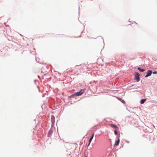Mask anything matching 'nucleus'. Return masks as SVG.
I'll return each instance as SVG.
<instances>
[{"label": "nucleus", "instance_id": "nucleus-1", "mask_svg": "<svg viewBox=\"0 0 157 157\" xmlns=\"http://www.w3.org/2000/svg\"><path fill=\"white\" fill-rule=\"evenodd\" d=\"M75 67V69L77 70V71L79 70L81 71L82 70L85 69V66L84 65H80V66L76 65Z\"/></svg>", "mask_w": 157, "mask_h": 157}, {"label": "nucleus", "instance_id": "nucleus-2", "mask_svg": "<svg viewBox=\"0 0 157 157\" xmlns=\"http://www.w3.org/2000/svg\"><path fill=\"white\" fill-rule=\"evenodd\" d=\"M84 92V90H82L80 91L77 92L76 93L73 94V95L75 96H78L79 95H81Z\"/></svg>", "mask_w": 157, "mask_h": 157}, {"label": "nucleus", "instance_id": "nucleus-3", "mask_svg": "<svg viewBox=\"0 0 157 157\" xmlns=\"http://www.w3.org/2000/svg\"><path fill=\"white\" fill-rule=\"evenodd\" d=\"M140 75L138 73L136 72V73L135 78L137 80V81H139L140 80V78H139Z\"/></svg>", "mask_w": 157, "mask_h": 157}, {"label": "nucleus", "instance_id": "nucleus-4", "mask_svg": "<svg viewBox=\"0 0 157 157\" xmlns=\"http://www.w3.org/2000/svg\"><path fill=\"white\" fill-rule=\"evenodd\" d=\"M152 73V72L150 70L148 71L147 72V74L145 75V77H147L150 76L151 75Z\"/></svg>", "mask_w": 157, "mask_h": 157}, {"label": "nucleus", "instance_id": "nucleus-5", "mask_svg": "<svg viewBox=\"0 0 157 157\" xmlns=\"http://www.w3.org/2000/svg\"><path fill=\"white\" fill-rule=\"evenodd\" d=\"M109 125L111 127L114 128L117 130H118L119 129L118 127L116 125H115L113 124H110Z\"/></svg>", "mask_w": 157, "mask_h": 157}, {"label": "nucleus", "instance_id": "nucleus-6", "mask_svg": "<svg viewBox=\"0 0 157 157\" xmlns=\"http://www.w3.org/2000/svg\"><path fill=\"white\" fill-rule=\"evenodd\" d=\"M94 133H93L92 134L91 136V137L90 138V140H89V143L88 145V146L90 145V144L94 137Z\"/></svg>", "mask_w": 157, "mask_h": 157}, {"label": "nucleus", "instance_id": "nucleus-7", "mask_svg": "<svg viewBox=\"0 0 157 157\" xmlns=\"http://www.w3.org/2000/svg\"><path fill=\"white\" fill-rule=\"evenodd\" d=\"M51 120L52 124H54L55 122V117L54 116H52L51 117Z\"/></svg>", "mask_w": 157, "mask_h": 157}, {"label": "nucleus", "instance_id": "nucleus-8", "mask_svg": "<svg viewBox=\"0 0 157 157\" xmlns=\"http://www.w3.org/2000/svg\"><path fill=\"white\" fill-rule=\"evenodd\" d=\"M120 142V140L118 139L117 141H116L114 145L117 146L118 145Z\"/></svg>", "mask_w": 157, "mask_h": 157}, {"label": "nucleus", "instance_id": "nucleus-9", "mask_svg": "<svg viewBox=\"0 0 157 157\" xmlns=\"http://www.w3.org/2000/svg\"><path fill=\"white\" fill-rule=\"evenodd\" d=\"M146 101V100L145 99H143L141 100L140 103L141 104H143Z\"/></svg>", "mask_w": 157, "mask_h": 157}, {"label": "nucleus", "instance_id": "nucleus-10", "mask_svg": "<svg viewBox=\"0 0 157 157\" xmlns=\"http://www.w3.org/2000/svg\"><path fill=\"white\" fill-rule=\"evenodd\" d=\"M138 69L141 72H144L145 71L144 69H141L140 67H138Z\"/></svg>", "mask_w": 157, "mask_h": 157}, {"label": "nucleus", "instance_id": "nucleus-11", "mask_svg": "<svg viewBox=\"0 0 157 157\" xmlns=\"http://www.w3.org/2000/svg\"><path fill=\"white\" fill-rule=\"evenodd\" d=\"M52 131L50 130L48 134V136H50V134L52 133Z\"/></svg>", "mask_w": 157, "mask_h": 157}, {"label": "nucleus", "instance_id": "nucleus-12", "mask_svg": "<svg viewBox=\"0 0 157 157\" xmlns=\"http://www.w3.org/2000/svg\"><path fill=\"white\" fill-rule=\"evenodd\" d=\"M114 134L115 135H117V131L116 130H115L114 131Z\"/></svg>", "mask_w": 157, "mask_h": 157}, {"label": "nucleus", "instance_id": "nucleus-13", "mask_svg": "<svg viewBox=\"0 0 157 157\" xmlns=\"http://www.w3.org/2000/svg\"><path fill=\"white\" fill-rule=\"evenodd\" d=\"M157 72L156 71H155L153 72V74H157Z\"/></svg>", "mask_w": 157, "mask_h": 157}]
</instances>
